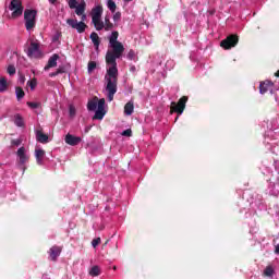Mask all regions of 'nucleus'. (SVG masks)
Masks as SVG:
<instances>
[{"label": "nucleus", "mask_w": 279, "mask_h": 279, "mask_svg": "<svg viewBox=\"0 0 279 279\" xmlns=\"http://www.w3.org/2000/svg\"><path fill=\"white\" fill-rule=\"evenodd\" d=\"M108 40L109 47H111L112 50H109L106 53V62L111 66L107 70V74L105 75V89L107 92L108 101H113L119 86V69L117 68V60L123 56L125 47L119 41V33L117 31L111 33Z\"/></svg>", "instance_id": "nucleus-1"}, {"label": "nucleus", "mask_w": 279, "mask_h": 279, "mask_svg": "<svg viewBox=\"0 0 279 279\" xmlns=\"http://www.w3.org/2000/svg\"><path fill=\"white\" fill-rule=\"evenodd\" d=\"M38 12L36 10L26 9L24 11V20H25V27L27 32L34 29L36 27V15Z\"/></svg>", "instance_id": "nucleus-2"}, {"label": "nucleus", "mask_w": 279, "mask_h": 279, "mask_svg": "<svg viewBox=\"0 0 279 279\" xmlns=\"http://www.w3.org/2000/svg\"><path fill=\"white\" fill-rule=\"evenodd\" d=\"M186 101H189L187 96L181 97L178 102L172 101L170 106V113L173 114V112H177L178 117H180L186 109Z\"/></svg>", "instance_id": "nucleus-3"}, {"label": "nucleus", "mask_w": 279, "mask_h": 279, "mask_svg": "<svg viewBox=\"0 0 279 279\" xmlns=\"http://www.w3.org/2000/svg\"><path fill=\"white\" fill-rule=\"evenodd\" d=\"M26 53L31 59L40 60V58H43V50H40V44L38 41L32 40Z\"/></svg>", "instance_id": "nucleus-4"}, {"label": "nucleus", "mask_w": 279, "mask_h": 279, "mask_svg": "<svg viewBox=\"0 0 279 279\" xmlns=\"http://www.w3.org/2000/svg\"><path fill=\"white\" fill-rule=\"evenodd\" d=\"M239 45V35L232 34L227 36L226 39L220 41V47L225 49V51H228L230 49H233V47H236Z\"/></svg>", "instance_id": "nucleus-5"}, {"label": "nucleus", "mask_w": 279, "mask_h": 279, "mask_svg": "<svg viewBox=\"0 0 279 279\" xmlns=\"http://www.w3.org/2000/svg\"><path fill=\"white\" fill-rule=\"evenodd\" d=\"M9 10L12 11V17L19 19V16H23V2L21 0H12Z\"/></svg>", "instance_id": "nucleus-6"}, {"label": "nucleus", "mask_w": 279, "mask_h": 279, "mask_svg": "<svg viewBox=\"0 0 279 279\" xmlns=\"http://www.w3.org/2000/svg\"><path fill=\"white\" fill-rule=\"evenodd\" d=\"M66 23L70 27H72V29H76L78 34H84V32H86V27H88L86 23L77 22V20H73V19H68Z\"/></svg>", "instance_id": "nucleus-7"}, {"label": "nucleus", "mask_w": 279, "mask_h": 279, "mask_svg": "<svg viewBox=\"0 0 279 279\" xmlns=\"http://www.w3.org/2000/svg\"><path fill=\"white\" fill-rule=\"evenodd\" d=\"M16 154L20 158L19 168L25 171V163L29 160V157L25 155V147H20Z\"/></svg>", "instance_id": "nucleus-8"}, {"label": "nucleus", "mask_w": 279, "mask_h": 279, "mask_svg": "<svg viewBox=\"0 0 279 279\" xmlns=\"http://www.w3.org/2000/svg\"><path fill=\"white\" fill-rule=\"evenodd\" d=\"M48 254L50 256V260L56 263V260H58V257L60 256V254H62V246L53 245L48 251Z\"/></svg>", "instance_id": "nucleus-9"}, {"label": "nucleus", "mask_w": 279, "mask_h": 279, "mask_svg": "<svg viewBox=\"0 0 279 279\" xmlns=\"http://www.w3.org/2000/svg\"><path fill=\"white\" fill-rule=\"evenodd\" d=\"M60 59V56L58 53L52 54L49 60L47 65L44 68V70L49 71V69H53L58 66V60Z\"/></svg>", "instance_id": "nucleus-10"}, {"label": "nucleus", "mask_w": 279, "mask_h": 279, "mask_svg": "<svg viewBox=\"0 0 279 279\" xmlns=\"http://www.w3.org/2000/svg\"><path fill=\"white\" fill-rule=\"evenodd\" d=\"M65 143L66 145H71L72 147H75V145H80L82 143V137H77L71 134L65 135Z\"/></svg>", "instance_id": "nucleus-11"}, {"label": "nucleus", "mask_w": 279, "mask_h": 279, "mask_svg": "<svg viewBox=\"0 0 279 279\" xmlns=\"http://www.w3.org/2000/svg\"><path fill=\"white\" fill-rule=\"evenodd\" d=\"M271 88H274V83H271L270 81H264V82H260L259 84L260 95H265V93H267L268 90H271Z\"/></svg>", "instance_id": "nucleus-12"}, {"label": "nucleus", "mask_w": 279, "mask_h": 279, "mask_svg": "<svg viewBox=\"0 0 279 279\" xmlns=\"http://www.w3.org/2000/svg\"><path fill=\"white\" fill-rule=\"evenodd\" d=\"M104 14V7L97 5L92 10V21L101 19V15Z\"/></svg>", "instance_id": "nucleus-13"}, {"label": "nucleus", "mask_w": 279, "mask_h": 279, "mask_svg": "<svg viewBox=\"0 0 279 279\" xmlns=\"http://www.w3.org/2000/svg\"><path fill=\"white\" fill-rule=\"evenodd\" d=\"M96 51L99 50V45H101V39H99V35L96 32H93L89 36Z\"/></svg>", "instance_id": "nucleus-14"}, {"label": "nucleus", "mask_w": 279, "mask_h": 279, "mask_svg": "<svg viewBox=\"0 0 279 279\" xmlns=\"http://www.w3.org/2000/svg\"><path fill=\"white\" fill-rule=\"evenodd\" d=\"M36 138L38 141V143H49V135L43 133V131H37L36 132Z\"/></svg>", "instance_id": "nucleus-15"}, {"label": "nucleus", "mask_w": 279, "mask_h": 279, "mask_svg": "<svg viewBox=\"0 0 279 279\" xmlns=\"http://www.w3.org/2000/svg\"><path fill=\"white\" fill-rule=\"evenodd\" d=\"M74 10L77 16H82L86 12V2H81Z\"/></svg>", "instance_id": "nucleus-16"}, {"label": "nucleus", "mask_w": 279, "mask_h": 279, "mask_svg": "<svg viewBox=\"0 0 279 279\" xmlns=\"http://www.w3.org/2000/svg\"><path fill=\"white\" fill-rule=\"evenodd\" d=\"M35 158L37 160V165H43V159L45 158V150L44 149H36L35 150Z\"/></svg>", "instance_id": "nucleus-17"}, {"label": "nucleus", "mask_w": 279, "mask_h": 279, "mask_svg": "<svg viewBox=\"0 0 279 279\" xmlns=\"http://www.w3.org/2000/svg\"><path fill=\"white\" fill-rule=\"evenodd\" d=\"M92 23L97 32H101V29H105V24L101 19L98 20H92Z\"/></svg>", "instance_id": "nucleus-18"}, {"label": "nucleus", "mask_w": 279, "mask_h": 279, "mask_svg": "<svg viewBox=\"0 0 279 279\" xmlns=\"http://www.w3.org/2000/svg\"><path fill=\"white\" fill-rule=\"evenodd\" d=\"M133 112H134V102L132 101L126 102L124 106V114L130 117L132 116Z\"/></svg>", "instance_id": "nucleus-19"}, {"label": "nucleus", "mask_w": 279, "mask_h": 279, "mask_svg": "<svg viewBox=\"0 0 279 279\" xmlns=\"http://www.w3.org/2000/svg\"><path fill=\"white\" fill-rule=\"evenodd\" d=\"M97 101H99V98L94 97V99L89 100L87 104V110L90 112L97 110Z\"/></svg>", "instance_id": "nucleus-20"}, {"label": "nucleus", "mask_w": 279, "mask_h": 279, "mask_svg": "<svg viewBox=\"0 0 279 279\" xmlns=\"http://www.w3.org/2000/svg\"><path fill=\"white\" fill-rule=\"evenodd\" d=\"M105 32H110L111 29H114V26L117 24H113L112 22H110V17L109 16H106L105 17Z\"/></svg>", "instance_id": "nucleus-21"}, {"label": "nucleus", "mask_w": 279, "mask_h": 279, "mask_svg": "<svg viewBox=\"0 0 279 279\" xmlns=\"http://www.w3.org/2000/svg\"><path fill=\"white\" fill-rule=\"evenodd\" d=\"M89 276H92L93 278L97 277V276H101V268H99V266H93L89 269Z\"/></svg>", "instance_id": "nucleus-22"}, {"label": "nucleus", "mask_w": 279, "mask_h": 279, "mask_svg": "<svg viewBox=\"0 0 279 279\" xmlns=\"http://www.w3.org/2000/svg\"><path fill=\"white\" fill-rule=\"evenodd\" d=\"M104 117H106V109H97L93 119L101 121V119H104Z\"/></svg>", "instance_id": "nucleus-23"}, {"label": "nucleus", "mask_w": 279, "mask_h": 279, "mask_svg": "<svg viewBox=\"0 0 279 279\" xmlns=\"http://www.w3.org/2000/svg\"><path fill=\"white\" fill-rule=\"evenodd\" d=\"M15 95H16V99L17 101H21V99H23V97H25V90H23V87H15Z\"/></svg>", "instance_id": "nucleus-24"}, {"label": "nucleus", "mask_w": 279, "mask_h": 279, "mask_svg": "<svg viewBox=\"0 0 279 279\" xmlns=\"http://www.w3.org/2000/svg\"><path fill=\"white\" fill-rule=\"evenodd\" d=\"M5 90H8V80L0 77V93H5Z\"/></svg>", "instance_id": "nucleus-25"}, {"label": "nucleus", "mask_w": 279, "mask_h": 279, "mask_svg": "<svg viewBox=\"0 0 279 279\" xmlns=\"http://www.w3.org/2000/svg\"><path fill=\"white\" fill-rule=\"evenodd\" d=\"M26 86H29L31 90H36V87L38 86V80L36 77L27 81Z\"/></svg>", "instance_id": "nucleus-26"}, {"label": "nucleus", "mask_w": 279, "mask_h": 279, "mask_svg": "<svg viewBox=\"0 0 279 279\" xmlns=\"http://www.w3.org/2000/svg\"><path fill=\"white\" fill-rule=\"evenodd\" d=\"M14 123L15 125H17V128H23V125H25V121L23 120V117H21V114L15 116Z\"/></svg>", "instance_id": "nucleus-27"}, {"label": "nucleus", "mask_w": 279, "mask_h": 279, "mask_svg": "<svg viewBox=\"0 0 279 279\" xmlns=\"http://www.w3.org/2000/svg\"><path fill=\"white\" fill-rule=\"evenodd\" d=\"M274 274L275 271L272 266H267L264 270V276H266L267 278H272Z\"/></svg>", "instance_id": "nucleus-28"}, {"label": "nucleus", "mask_w": 279, "mask_h": 279, "mask_svg": "<svg viewBox=\"0 0 279 279\" xmlns=\"http://www.w3.org/2000/svg\"><path fill=\"white\" fill-rule=\"evenodd\" d=\"M107 8L110 10V12L116 13L117 12V3L113 0H108Z\"/></svg>", "instance_id": "nucleus-29"}, {"label": "nucleus", "mask_w": 279, "mask_h": 279, "mask_svg": "<svg viewBox=\"0 0 279 279\" xmlns=\"http://www.w3.org/2000/svg\"><path fill=\"white\" fill-rule=\"evenodd\" d=\"M95 69H97V62L95 61H89L87 63V73H93V71H95Z\"/></svg>", "instance_id": "nucleus-30"}, {"label": "nucleus", "mask_w": 279, "mask_h": 279, "mask_svg": "<svg viewBox=\"0 0 279 279\" xmlns=\"http://www.w3.org/2000/svg\"><path fill=\"white\" fill-rule=\"evenodd\" d=\"M97 108H98V110H106V99L105 98L98 99Z\"/></svg>", "instance_id": "nucleus-31"}, {"label": "nucleus", "mask_w": 279, "mask_h": 279, "mask_svg": "<svg viewBox=\"0 0 279 279\" xmlns=\"http://www.w3.org/2000/svg\"><path fill=\"white\" fill-rule=\"evenodd\" d=\"M26 105L28 106V108H32V110H36V108H40V102L27 101Z\"/></svg>", "instance_id": "nucleus-32"}, {"label": "nucleus", "mask_w": 279, "mask_h": 279, "mask_svg": "<svg viewBox=\"0 0 279 279\" xmlns=\"http://www.w3.org/2000/svg\"><path fill=\"white\" fill-rule=\"evenodd\" d=\"M7 73L10 75H16V68L14 65H9L7 69Z\"/></svg>", "instance_id": "nucleus-33"}, {"label": "nucleus", "mask_w": 279, "mask_h": 279, "mask_svg": "<svg viewBox=\"0 0 279 279\" xmlns=\"http://www.w3.org/2000/svg\"><path fill=\"white\" fill-rule=\"evenodd\" d=\"M129 60H136V52L134 50H130L126 54Z\"/></svg>", "instance_id": "nucleus-34"}, {"label": "nucleus", "mask_w": 279, "mask_h": 279, "mask_svg": "<svg viewBox=\"0 0 279 279\" xmlns=\"http://www.w3.org/2000/svg\"><path fill=\"white\" fill-rule=\"evenodd\" d=\"M76 5H77V0H69V8L71 10H75Z\"/></svg>", "instance_id": "nucleus-35"}, {"label": "nucleus", "mask_w": 279, "mask_h": 279, "mask_svg": "<svg viewBox=\"0 0 279 279\" xmlns=\"http://www.w3.org/2000/svg\"><path fill=\"white\" fill-rule=\"evenodd\" d=\"M113 21L114 23H119V21H121V12H116L113 14Z\"/></svg>", "instance_id": "nucleus-36"}, {"label": "nucleus", "mask_w": 279, "mask_h": 279, "mask_svg": "<svg viewBox=\"0 0 279 279\" xmlns=\"http://www.w3.org/2000/svg\"><path fill=\"white\" fill-rule=\"evenodd\" d=\"M99 243H101V238H96L92 241L93 247H97V245H99Z\"/></svg>", "instance_id": "nucleus-37"}, {"label": "nucleus", "mask_w": 279, "mask_h": 279, "mask_svg": "<svg viewBox=\"0 0 279 279\" xmlns=\"http://www.w3.org/2000/svg\"><path fill=\"white\" fill-rule=\"evenodd\" d=\"M57 73H59V75H62V73H66V68L64 65H61L57 69Z\"/></svg>", "instance_id": "nucleus-38"}, {"label": "nucleus", "mask_w": 279, "mask_h": 279, "mask_svg": "<svg viewBox=\"0 0 279 279\" xmlns=\"http://www.w3.org/2000/svg\"><path fill=\"white\" fill-rule=\"evenodd\" d=\"M122 136H128V137L132 136V129L124 130L122 132Z\"/></svg>", "instance_id": "nucleus-39"}, {"label": "nucleus", "mask_w": 279, "mask_h": 279, "mask_svg": "<svg viewBox=\"0 0 279 279\" xmlns=\"http://www.w3.org/2000/svg\"><path fill=\"white\" fill-rule=\"evenodd\" d=\"M69 112H70V117H75L76 110H75V108L73 107V105L70 106Z\"/></svg>", "instance_id": "nucleus-40"}, {"label": "nucleus", "mask_w": 279, "mask_h": 279, "mask_svg": "<svg viewBox=\"0 0 279 279\" xmlns=\"http://www.w3.org/2000/svg\"><path fill=\"white\" fill-rule=\"evenodd\" d=\"M11 144L19 147V145H21V140H12Z\"/></svg>", "instance_id": "nucleus-41"}, {"label": "nucleus", "mask_w": 279, "mask_h": 279, "mask_svg": "<svg viewBox=\"0 0 279 279\" xmlns=\"http://www.w3.org/2000/svg\"><path fill=\"white\" fill-rule=\"evenodd\" d=\"M86 21V13L81 14V23H84Z\"/></svg>", "instance_id": "nucleus-42"}, {"label": "nucleus", "mask_w": 279, "mask_h": 279, "mask_svg": "<svg viewBox=\"0 0 279 279\" xmlns=\"http://www.w3.org/2000/svg\"><path fill=\"white\" fill-rule=\"evenodd\" d=\"M130 71H131V73H136V66L135 65H131L130 66Z\"/></svg>", "instance_id": "nucleus-43"}, {"label": "nucleus", "mask_w": 279, "mask_h": 279, "mask_svg": "<svg viewBox=\"0 0 279 279\" xmlns=\"http://www.w3.org/2000/svg\"><path fill=\"white\" fill-rule=\"evenodd\" d=\"M57 75H59L58 70L56 72L50 73L49 77H56Z\"/></svg>", "instance_id": "nucleus-44"}, {"label": "nucleus", "mask_w": 279, "mask_h": 279, "mask_svg": "<svg viewBox=\"0 0 279 279\" xmlns=\"http://www.w3.org/2000/svg\"><path fill=\"white\" fill-rule=\"evenodd\" d=\"M58 0H49V3H56Z\"/></svg>", "instance_id": "nucleus-45"}, {"label": "nucleus", "mask_w": 279, "mask_h": 279, "mask_svg": "<svg viewBox=\"0 0 279 279\" xmlns=\"http://www.w3.org/2000/svg\"><path fill=\"white\" fill-rule=\"evenodd\" d=\"M275 77H279V70L275 73Z\"/></svg>", "instance_id": "nucleus-46"}, {"label": "nucleus", "mask_w": 279, "mask_h": 279, "mask_svg": "<svg viewBox=\"0 0 279 279\" xmlns=\"http://www.w3.org/2000/svg\"><path fill=\"white\" fill-rule=\"evenodd\" d=\"M124 1H128V2H130V1H132V0H124Z\"/></svg>", "instance_id": "nucleus-47"}]
</instances>
